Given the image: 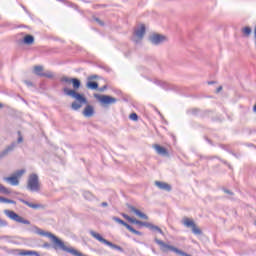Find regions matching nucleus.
<instances>
[{
    "mask_svg": "<svg viewBox=\"0 0 256 256\" xmlns=\"http://www.w3.org/2000/svg\"><path fill=\"white\" fill-rule=\"evenodd\" d=\"M60 83H67L68 85L72 84L73 89H69L67 87L63 88L64 94L76 100L71 104L72 111H79L83 105H87L88 101L85 95L77 92L78 89H81V80H79V78H69L67 76H63L60 78Z\"/></svg>",
    "mask_w": 256,
    "mask_h": 256,
    "instance_id": "nucleus-1",
    "label": "nucleus"
},
{
    "mask_svg": "<svg viewBox=\"0 0 256 256\" xmlns=\"http://www.w3.org/2000/svg\"><path fill=\"white\" fill-rule=\"evenodd\" d=\"M155 243L157 245L160 246V250L163 253H169V251H171L172 253H176V255H181V256H191V254H188L186 252H183L182 250H180L179 248L166 244L165 242H163V240H159L158 238L154 239Z\"/></svg>",
    "mask_w": 256,
    "mask_h": 256,
    "instance_id": "nucleus-2",
    "label": "nucleus"
},
{
    "mask_svg": "<svg viewBox=\"0 0 256 256\" xmlns=\"http://www.w3.org/2000/svg\"><path fill=\"white\" fill-rule=\"evenodd\" d=\"M90 235L92 237H94V239H96L100 243H103V245H107V247H110L111 249H115L116 251H119L120 253H124V251H125L123 249V247H121L117 244H113V242H110L109 240L103 238V236H101V234H99L93 230L90 231Z\"/></svg>",
    "mask_w": 256,
    "mask_h": 256,
    "instance_id": "nucleus-3",
    "label": "nucleus"
},
{
    "mask_svg": "<svg viewBox=\"0 0 256 256\" xmlns=\"http://www.w3.org/2000/svg\"><path fill=\"white\" fill-rule=\"evenodd\" d=\"M27 189L32 193H38L41 191V185L39 184V176L37 174H31L28 178Z\"/></svg>",
    "mask_w": 256,
    "mask_h": 256,
    "instance_id": "nucleus-4",
    "label": "nucleus"
},
{
    "mask_svg": "<svg viewBox=\"0 0 256 256\" xmlns=\"http://www.w3.org/2000/svg\"><path fill=\"white\" fill-rule=\"evenodd\" d=\"M4 214L8 216L12 221H16V223H22L23 225H31V221L26 220L25 218L19 216V214L15 213L12 210H4Z\"/></svg>",
    "mask_w": 256,
    "mask_h": 256,
    "instance_id": "nucleus-5",
    "label": "nucleus"
},
{
    "mask_svg": "<svg viewBox=\"0 0 256 256\" xmlns=\"http://www.w3.org/2000/svg\"><path fill=\"white\" fill-rule=\"evenodd\" d=\"M183 225L188 229H192V233L194 235H203V231L201 230V228L197 227V224H195V221L189 218H184Z\"/></svg>",
    "mask_w": 256,
    "mask_h": 256,
    "instance_id": "nucleus-6",
    "label": "nucleus"
},
{
    "mask_svg": "<svg viewBox=\"0 0 256 256\" xmlns=\"http://www.w3.org/2000/svg\"><path fill=\"white\" fill-rule=\"evenodd\" d=\"M95 99L99 101L102 105H111L113 103H117V98L109 96V95H99L95 94L94 95Z\"/></svg>",
    "mask_w": 256,
    "mask_h": 256,
    "instance_id": "nucleus-7",
    "label": "nucleus"
},
{
    "mask_svg": "<svg viewBox=\"0 0 256 256\" xmlns=\"http://www.w3.org/2000/svg\"><path fill=\"white\" fill-rule=\"evenodd\" d=\"M113 221H115L116 223H119L120 225H123V227H126V229H128V231H130V233H133L134 235H138L139 237L143 236V232H141L139 230H135V228H133V226L129 225L127 222H125L121 218L113 217Z\"/></svg>",
    "mask_w": 256,
    "mask_h": 256,
    "instance_id": "nucleus-8",
    "label": "nucleus"
},
{
    "mask_svg": "<svg viewBox=\"0 0 256 256\" xmlns=\"http://www.w3.org/2000/svg\"><path fill=\"white\" fill-rule=\"evenodd\" d=\"M149 41L152 45H161V43L167 41V37L161 34H152L149 36Z\"/></svg>",
    "mask_w": 256,
    "mask_h": 256,
    "instance_id": "nucleus-9",
    "label": "nucleus"
},
{
    "mask_svg": "<svg viewBox=\"0 0 256 256\" xmlns=\"http://www.w3.org/2000/svg\"><path fill=\"white\" fill-rule=\"evenodd\" d=\"M127 208L132 213H135V215H137V217H140V219H145V220L149 219V216H147L145 213L141 212L139 209L135 208V206H133L131 204H127Z\"/></svg>",
    "mask_w": 256,
    "mask_h": 256,
    "instance_id": "nucleus-10",
    "label": "nucleus"
},
{
    "mask_svg": "<svg viewBox=\"0 0 256 256\" xmlns=\"http://www.w3.org/2000/svg\"><path fill=\"white\" fill-rule=\"evenodd\" d=\"M153 148L155 149L156 153L158 155H161L162 157H167V155H169V151L167 150V148H165L159 144H155L153 146Z\"/></svg>",
    "mask_w": 256,
    "mask_h": 256,
    "instance_id": "nucleus-11",
    "label": "nucleus"
},
{
    "mask_svg": "<svg viewBox=\"0 0 256 256\" xmlns=\"http://www.w3.org/2000/svg\"><path fill=\"white\" fill-rule=\"evenodd\" d=\"M155 185L156 187H158V189H161L162 191H168V193L172 190V187L170 184H167L162 181H156Z\"/></svg>",
    "mask_w": 256,
    "mask_h": 256,
    "instance_id": "nucleus-12",
    "label": "nucleus"
},
{
    "mask_svg": "<svg viewBox=\"0 0 256 256\" xmlns=\"http://www.w3.org/2000/svg\"><path fill=\"white\" fill-rule=\"evenodd\" d=\"M18 200L20 201V203H23L24 205H27V207H30V209H42L43 208V205L31 203L23 198H19Z\"/></svg>",
    "mask_w": 256,
    "mask_h": 256,
    "instance_id": "nucleus-13",
    "label": "nucleus"
},
{
    "mask_svg": "<svg viewBox=\"0 0 256 256\" xmlns=\"http://www.w3.org/2000/svg\"><path fill=\"white\" fill-rule=\"evenodd\" d=\"M15 147H17V143L12 142L9 146L6 147V149H4L0 153V157H7V155H9V153H11V151L15 149Z\"/></svg>",
    "mask_w": 256,
    "mask_h": 256,
    "instance_id": "nucleus-14",
    "label": "nucleus"
},
{
    "mask_svg": "<svg viewBox=\"0 0 256 256\" xmlns=\"http://www.w3.org/2000/svg\"><path fill=\"white\" fill-rule=\"evenodd\" d=\"M145 31H146L145 24H142L140 28L134 31V35L135 37H138V39H143V37H145Z\"/></svg>",
    "mask_w": 256,
    "mask_h": 256,
    "instance_id": "nucleus-15",
    "label": "nucleus"
},
{
    "mask_svg": "<svg viewBox=\"0 0 256 256\" xmlns=\"http://www.w3.org/2000/svg\"><path fill=\"white\" fill-rule=\"evenodd\" d=\"M3 179L7 183H10V185H13V186L19 185V178L17 176H15L14 174L9 177H4Z\"/></svg>",
    "mask_w": 256,
    "mask_h": 256,
    "instance_id": "nucleus-16",
    "label": "nucleus"
},
{
    "mask_svg": "<svg viewBox=\"0 0 256 256\" xmlns=\"http://www.w3.org/2000/svg\"><path fill=\"white\" fill-rule=\"evenodd\" d=\"M147 229H149L150 231H153V233H159L160 235H165L163 230L159 226L154 225L153 223L148 222Z\"/></svg>",
    "mask_w": 256,
    "mask_h": 256,
    "instance_id": "nucleus-17",
    "label": "nucleus"
},
{
    "mask_svg": "<svg viewBox=\"0 0 256 256\" xmlns=\"http://www.w3.org/2000/svg\"><path fill=\"white\" fill-rule=\"evenodd\" d=\"M84 117H93L95 115V108L91 105H87L83 111Z\"/></svg>",
    "mask_w": 256,
    "mask_h": 256,
    "instance_id": "nucleus-18",
    "label": "nucleus"
},
{
    "mask_svg": "<svg viewBox=\"0 0 256 256\" xmlns=\"http://www.w3.org/2000/svg\"><path fill=\"white\" fill-rule=\"evenodd\" d=\"M22 43L24 45H33V43H35V36L31 35V34H27L26 36H24V38L22 39Z\"/></svg>",
    "mask_w": 256,
    "mask_h": 256,
    "instance_id": "nucleus-19",
    "label": "nucleus"
},
{
    "mask_svg": "<svg viewBox=\"0 0 256 256\" xmlns=\"http://www.w3.org/2000/svg\"><path fill=\"white\" fill-rule=\"evenodd\" d=\"M86 87H87V89L96 91L97 89H99V83H97L96 81H93V80H88L86 83Z\"/></svg>",
    "mask_w": 256,
    "mask_h": 256,
    "instance_id": "nucleus-20",
    "label": "nucleus"
},
{
    "mask_svg": "<svg viewBox=\"0 0 256 256\" xmlns=\"http://www.w3.org/2000/svg\"><path fill=\"white\" fill-rule=\"evenodd\" d=\"M132 223L134 224V225H138L139 226V229H141V227H148V225H149V222H143V221H141V220H137L136 218H134V220L132 221Z\"/></svg>",
    "mask_w": 256,
    "mask_h": 256,
    "instance_id": "nucleus-21",
    "label": "nucleus"
},
{
    "mask_svg": "<svg viewBox=\"0 0 256 256\" xmlns=\"http://www.w3.org/2000/svg\"><path fill=\"white\" fill-rule=\"evenodd\" d=\"M83 197L87 199V201H93V199H95V196L93 195V193L89 192V191H85L83 193Z\"/></svg>",
    "mask_w": 256,
    "mask_h": 256,
    "instance_id": "nucleus-22",
    "label": "nucleus"
},
{
    "mask_svg": "<svg viewBox=\"0 0 256 256\" xmlns=\"http://www.w3.org/2000/svg\"><path fill=\"white\" fill-rule=\"evenodd\" d=\"M34 73L38 75V77H41V75H43V66H35Z\"/></svg>",
    "mask_w": 256,
    "mask_h": 256,
    "instance_id": "nucleus-23",
    "label": "nucleus"
},
{
    "mask_svg": "<svg viewBox=\"0 0 256 256\" xmlns=\"http://www.w3.org/2000/svg\"><path fill=\"white\" fill-rule=\"evenodd\" d=\"M0 193H3L4 195H9L11 193V191H9V189H7V187L0 184Z\"/></svg>",
    "mask_w": 256,
    "mask_h": 256,
    "instance_id": "nucleus-24",
    "label": "nucleus"
},
{
    "mask_svg": "<svg viewBox=\"0 0 256 256\" xmlns=\"http://www.w3.org/2000/svg\"><path fill=\"white\" fill-rule=\"evenodd\" d=\"M41 77H46L47 79H53V73L51 71L43 72Z\"/></svg>",
    "mask_w": 256,
    "mask_h": 256,
    "instance_id": "nucleus-25",
    "label": "nucleus"
},
{
    "mask_svg": "<svg viewBox=\"0 0 256 256\" xmlns=\"http://www.w3.org/2000/svg\"><path fill=\"white\" fill-rule=\"evenodd\" d=\"M188 113H190V115L197 116V115H199V113H201V110L198 108H193V109L189 110Z\"/></svg>",
    "mask_w": 256,
    "mask_h": 256,
    "instance_id": "nucleus-26",
    "label": "nucleus"
},
{
    "mask_svg": "<svg viewBox=\"0 0 256 256\" xmlns=\"http://www.w3.org/2000/svg\"><path fill=\"white\" fill-rule=\"evenodd\" d=\"M122 217H123L124 219H126V221H127L128 223H133V220L135 219V218H133V217H131V216L125 214V213H122Z\"/></svg>",
    "mask_w": 256,
    "mask_h": 256,
    "instance_id": "nucleus-27",
    "label": "nucleus"
},
{
    "mask_svg": "<svg viewBox=\"0 0 256 256\" xmlns=\"http://www.w3.org/2000/svg\"><path fill=\"white\" fill-rule=\"evenodd\" d=\"M25 173V169L17 170L14 173V176L18 179V177H21Z\"/></svg>",
    "mask_w": 256,
    "mask_h": 256,
    "instance_id": "nucleus-28",
    "label": "nucleus"
},
{
    "mask_svg": "<svg viewBox=\"0 0 256 256\" xmlns=\"http://www.w3.org/2000/svg\"><path fill=\"white\" fill-rule=\"evenodd\" d=\"M243 33H244V35H247V36L251 35V27H249V26L244 27Z\"/></svg>",
    "mask_w": 256,
    "mask_h": 256,
    "instance_id": "nucleus-29",
    "label": "nucleus"
},
{
    "mask_svg": "<svg viewBox=\"0 0 256 256\" xmlns=\"http://www.w3.org/2000/svg\"><path fill=\"white\" fill-rule=\"evenodd\" d=\"M130 119H131V121H138L139 115H137V113H132V114H130Z\"/></svg>",
    "mask_w": 256,
    "mask_h": 256,
    "instance_id": "nucleus-30",
    "label": "nucleus"
},
{
    "mask_svg": "<svg viewBox=\"0 0 256 256\" xmlns=\"http://www.w3.org/2000/svg\"><path fill=\"white\" fill-rule=\"evenodd\" d=\"M101 77L97 74L88 76V81H95V79H100Z\"/></svg>",
    "mask_w": 256,
    "mask_h": 256,
    "instance_id": "nucleus-31",
    "label": "nucleus"
},
{
    "mask_svg": "<svg viewBox=\"0 0 256 256\" xmlns=\"http://www.w3.org/2000/svg\"><path fill=\"white\" fill-rule=\"evenodd\" d=\"M11 199L0 196V203H10Z\"/></svg>",
    "mask_w": 256,
    "mask_h": 256,
    "instance_id": "nucleus-32",
    "label": "nucleus"
},
{
    "mask_svg": "<svg viewBox=\"0 0 256 256\" xmlns=\"http://www.w3.org/2000/svg\"><path fill=\"white\" fill-rule=\"evenodd\" d=\"M221 149H223L224 151H227L228 153H231V150L229 149V146L225 145V144H221L220 145Z\"/></svg>",
    "mask_w": 256,
    "mask_h": 256,
    "instance_id": "nucleus-33",
    "label": "nucleus"
},
{
    "mask_svg": "<svg viewBox=\"0 0 256 256\" xmlns=\"http://www.w3.org/2000/svg\"><path fill=\"white\" fill-rule=\"evenodd\" d=\"M17 143H23V136L21 135V131H18Z\"/></svg>",
    "mask_w": 256,
    "mask_h": 256,
    "instance_id": "nucleus-34",
    "label": "nucleus"
},
{
    "mask_svg": "<svg viewBox=\"0 0 256 256\" xmlns=\"http://www.w3.org/2000/svg\"><path fill=\"white\" fill-rule=\"evenodd\" d=\"M94 21H96V23L100 24L101 27H103L105 25V22L101 21V19H99V18H94Z\"/></svg>",
    "mask_w": 256,
    "mask_h": 256,
    "instance_id": "nucleus-35",
    "label": "nucleus"
},
{
    "mask_svg": "<svg viewBox=\"0 0 256 256\" xmlns=\"http://www.w3.org/2000/svg\"><path fill=\"white\" fill-rule=\"evenodd\" d=\"M224 191V193H226L227 195H235L231 190L227 189V188H223L222 189Z\"/></svg>",
    "mask_w": 256,
    "mask_h": 256,
    "instance_id": "nucleus-36",
    "label": "nucleus"
},
{
    "mask_svg": "<svg viewBox=\"0 0 256 256\" xmlns=\"http://www.w3.org/2000/svg\"><path fill=\"white\" fill-rule=\"evenodd\" d=\"M8 223L7 221L0 219V227H7Z\"/></svg>",
    "mask_w": 256,
    "mask_h": 256,
    "instance_id": "nucleus-37",
    "label": "nucleus"
},
{
    "mask_svg": "<svg viewBox=\"0 0 256 256\" xmlns=\"http://www.w3.org/2000/svg\"><path fill=\"white\" fill-rule=\"evenodd\" d=\"M43 249H51V244L48 243V242H45L43 245H42Z\"/></svg>",
    "mask_w": 256,
    "mask_h": 256,
    "instance_id": "nucleus-38",
    "label": "nucleus"
},
{
    "mask_svg": "<svg viewBox=\"0 0 256 256\" xmlns=\"http://www.w3.org/2000/svg\"><path fill=\"white\" fill-rule=\"evenodd\" d=\"M230 155H233V157H236V159H240L241 158V154H237L233 151L230 152Z\"/></svg>",
    "mask_w": 256,
    "mask_h": 256,
    "instance_id": "nucleus-39",
    "label": "nucleus"
},
{
    "mask_svg": "<svg viewBox=\"0 0 256 256\" xmlns=\"http://www.w3.org/2000/svg\"><path fill=\"white\" fill-rule=\"evenodd\" d=\"M24 83H25V85H27V87H33V82H31L29 80H25Z\"/></svg>",
    "mask_w": 256,
    "mask_h": 256,
    "instance_id": "nucleus-40",
    "label": "nucleus"
},
{
    "mask_svg": "<svg viewBox=\"0 0 256 256\" xmlns=\"http://www.w3.org/2000/svg\"><path fill=\"white\" fill-rule=\"evenodd\" d=\"M106 89H107V85H104L100 88L98 87V91H100L101 93H103V91H106Z\"/></svg>",
    "mask_w": 256,
    "mask_h": 256,
    "instance_id": "nucleus-41",
    "label": "nucleus"
},
{
    "mask_svg": "<svg viewBox=\"0 0 256 256\" xmlns=\"http://www.w3.org/2000/svg\"><path fill=\"white\" fill-rule=\"evenodd\" d=\"M223 90V86H219L216 90V93H220Z\"/></svg>",
    "mask_w": 256,
    "mask_h": 256,
    "instance_id": "nucleus-42",
    "label": "nucleus"
},
{
    "mask_svg": "<svg viewBox=\"0 0 256 256\" xmlns=\"http://www.w3.org/2000/svg\"><path fill=\"white\" fill-rule=\"evenodd\" d=\"M100 205H101V207H108L109 206V204L107 202H102Z\"/></svg>",
    "mask_w": 256,
    "mask_h": 256,
    "instance_id": "nucleus-43",
    "label": "nucleus"
},
{
    "mask_svg": "<svg viewBox=\"0 0 256 256\" xmlns=\"http://www.w3.org/2000/svg\"><path fill=\"white\" fill-rule=\"evenodd\" d=\"M10 204L11 205H17V202L15 200L10 199Z\"/></svg>",
    "mask_w": 256,
    "mask_h": 256,
    "instance_id": "nucleus-44",
    "label": "nucleus"
},
{
    "mask_svg": "<svg viewBox=\"0 0 256 256\" xmlns=\"http://www.w3.org/2000/svg\"><path fill=\"white\" fill-rule=\"evenodd\" d=\"M254 41H256V26L254 28Z\"/></svg>",
    "mask_w": 256,
    "mask_h": 256,
    "instance_id": "nucleus-45",
    "label": "nucleus"
},
{
    "mask_svg": "<svg viewBox=\"0 0 256 256\" xmlns=\"http://www.w3.org/2000/svg\"><path fill=\"white\" fill-rule=\"evenodd\" d=\"M215 81H209L208 85H214Z\"/></svg>",
    "mask_w": 256,
    "mask_h": 256,
    "instance_id": "nucleus-46",
    "label": "nucleus"
},
{
    "mask_svg": "<svg viewBox=\"0 0 256 256\" xmlns=\"http://www.w3.org/2000/svg\"><path fill=\"white\" fill-rule=\"evenodd\" d=\"M200 159H209L207 156H200Z\"/></svg>",
    "mask_w": 256,
    "mask_h": 256,
    "instance_id": "nucleus-47",
    "label": "nucleus"
},
{
    "mask_svg": "<svg viewBox=\"0 0 256 256\" xmlns=\"http://www.w3.org/2000/svg\"><path fill=\"white\" fill-rule=\"evenodd\" d=\"M253 111H254V113H256V105H254Z\"/></svg>",
    "mask_w": 256,
    "mask_h": 256,
    "instance_id": "nucleus-48",
    "label": "nucleus"
},
{
    "mask_svg": "<svg viewBox=\"0 0 256 256\" xmlns=\"http://www.w3.org/2000/svg\"><path fill=\"white\" fill-rule=\"evenodd\" d=\"M206 141H207L208 143H211V140H210L209 138H206Z\"/></svg>",
    "mask_w": 256,
    "mask_h": 256,
    "instance_id": "nucleus-49",
    "label": "nucleus"
},
{
    "mask_svg": "<svg viewBox=\"0 0 256 256\" xmlns=\"http://www.w3.org/2000/svg\"><path fill=\"white\" fill-rule=\"evenodd\" d=\"M0 109H3V105L0 103Z\"/></svg>",
    "mask_w": 256,
    "mask_h": 256,
    "instance_id": "nucleus-50",
    "label": "nucleus"
}]
</instances>
